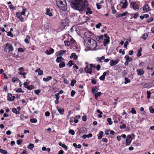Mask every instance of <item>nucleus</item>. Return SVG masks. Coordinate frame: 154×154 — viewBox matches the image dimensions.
<instances>
[{"mask_svg": "<svg viewBox=\"0 0 154 154\" xmlns=\"http://www.w3.org/2000/svg\"><path fill=\"white\" fill-rule=\"evenodd\" d=\"M99 136L98 137V139L99 140L101 139L103 137V132L102 131H100L99 132Z\"/></svg>", "mask_w": 154, "mask_h": 154, "instance_id": "26", "label": "nucleus"}, {"mask_svg": "<svg viewBox=\"0 0 154 154\" xmlns=\"http://www.w3.org/2000/svg\"><path fill=\"white\" fill-rule=\"evenodd\" d=\"M142 48H140L138 50H137V56L138 57H139L141 56V51H142Z\"/></svg>", "mask_w": 154, "mask_h": 154, "instance_id": "27", "label": "nucleus"}, {"mask_svg": "<svg viewBox=\"0 0 154 154\" xmlns=\"http://www.w3.org/2000/svg\"><path fill=\"white\" fill-rule=\"evenodd\" d=\"M93 35V33L91 31H88L85 32L84 34L85 36L87 38H90V37H91Z\"/></svg>", "mask_w": 154, "mask_h": 154, "instance_id": "13", "label": "nucleus"}, {"mask_svg": "<svg viewBox=\"0 0 154 154\" xmlns=\"http://www.w3.org/2000/svg\"><path fill=\"white\" fill-rule=\"evenodd\" d=\"M22 10V11L20 13V14L25 16V12L27 10L26 8H23Z\"/></svg>", "mask_w": 154, "mask_h": 154, "instance_id": "35", "label": "nucleus"}, {"mask_svg": "<svg viewBox=\"0 0 154 154\" xmlns=\"http://www.w3.org/2000/svg\"><path fill=\"white\" fill-rule=\"evenodd\" d=\"M52 76H49L46 78H43V80L45 82H48L50 80H51V79H52Z\"/></svg>", "mask_w": 154, "mask_h": 154, "instance_id": "24", "label": "nucleus"}, {"mask_svg": "<svg viewBox=\"0 0 154 154\" xmlns=\"http://www.w3.org/2000/svg\"><path fill=\"white\" fill-rule=\"evenodd\" d=\"M109 71L107 70L106 72H104L103 74V75L99 77V79L100 80H103L105 78V76L107 74H109Z\"/></svg>", "mask_w": 154, "mask_h": 154, "instance_id": "12", "label": "nucleus"}, {"mask_svg": "<svg viewBox=\"0 0 154 154\" xmlns=\"http://www.w3.org/2000/svg\"><path fill=\"white\" fill-rule=\"evenodd\" d=\"M35 72H38V74L39 75H42L43 74V70L41 69L40 68H38L36 69L35 70Z\"/></svg>", "mask_w": 154, "mask_h": 154, "instance_id": "19", "label": "nucleus"}, {"mask_svg": "<svg viewBox=\"0 0 154 154\" xmlns=\"http://www.w3.org/2000/svg\"><path fill=\"white\" fill-rule=\"evenodd\" d=\"M148 35L147 34H144L143 35L142 38L144 40H145L147 39V38L148 37Z\"/></svg>", "mask_w": 154, "mask_h": 154, "instance_id": "55", "label": "nucleus"}, {"mask_svg": "<svg viewBox=\"0 0 154 154\" xmlns=\"http://www.w3.org/2000/svg\"><path fill=\"white\" fill-rule=\"evenodd\" d=\"M120 129H125L126 128V125L125 124H123L122 125H121L119 126Z\"/></svg>", "mask_w": 154, "mask_h": 154, "instance_id": "50", "label": "nucleus"}, {"mask_svg": "<svg viewBox=\"0 0 154 154\" xmlns=\"http://www.w3.org/2000/svg\"><path fill=\"white\" fill-rule=\"evenodd\" d=\"M69 133L71 134L72 135H74L75 134V132L73 130L70 129L69 131Z\"/></svg>", "mask_w": 154, "mask_h": 154, "instance_id": "42", "label": "nucleus"}, {"mask_svg": "<svg viewBox=\"0 0 154 154\" xmlns=\"http://www.w3.org/2000/svg\"><path fill=\"white\" fill-rule=\"evenodd\" d=\"M102 141L105 143H107L108 139L106 138H103L102 139Z\"/></svg>", "mask_w": 154, "mask_h": 154, "instance_id": "62", "label": "nucleus"}, {"mask_svg": "<svg viewBox=\"0 0 154 154\" xmlns=\"http://www.w3.org/2000/svg\"><path fill=\"white\" fill-rule=\"evenodd\" d=\"M109 63L110 65L111 66H114L116 64L114 61V60H111L110 61Z\"/></svg>", "mask_w": 154, "mask_h": 154, "instance_id": "32", "label": "nucleus"}, {"mask_svg": "<svg viewBox=\"0 0 154 154\" xmlns=\"http://www.w3.org/2000/svg\"><path fill=\"white\" fill-rule=\"evenodd\" d=\"M7 33V35L8 36H10L11 37H13L14 36L13 34L11 32L9 31L8 32H6Z\"/></svg>", "mask_w": 154, "mask_h": 154, "instance_id": "40", "label": "nucleus"}, {"mask_svg": "<svg viewBox=\"0 0 154 154\" xmlns=\"http://www.w3.org/2000/svg\"><path fill=\"white\" fill-rule=\"evenodd\" d=\"M127 14H130L129 13H128L127 11L124 12L122 14V16L123 17L125 16Z\"/></svg>", "mask_w": 154, "mask_h": 154, "instance_id": "61", "label": "nucleus"}, {"mask_svg": "<svg viewBox=\"0 0 154 154\" xmlns=\"http://www.w3.org/2000/svg\"><path fill=\"white\" fill-rule=\"evenodd\" d=\"M139 16V13L138 12H137L134 14L133 18L134 19L137 18Z\"/></svg>", "mask_w": 154, "mask_h": 154, "instance_id": "44", "label": "nucleus"}, {"mask_svg": "<svg viewBox=\"0 0 154 154\" xmlns=\"http://www.w3.org/2000/svg\"><path fill=\"white\" fill-rule=\"evenodd\" d=\"M143 9L144 12H147L151 10L149 6L147 4L143 6Z\"/></svg>", "mask_w": 154, "mask_h": 154, "instance_id": "11", "label": "nucleus"}, {"mask_svg": "<svg viewBox=\"0 0 154 154\" xmlns=\"http://www.w3.org/2000/svg\"><path fill=\"white\" fill-rule=\"evenodd\" d=\"M125 81L124 82V83L125 84L129 83L131 82V80L130 79H128L127 77H125Z\"/></svg>", "mask_w": 154, "mask_h": 154, "instance_id": "31", "label": "nucleus"}, {"mask_svg": "<svg viewBox=\"0 0 154 154\" xmlns=\"http://www.w3.org/2000/svg\"><path fill=\"white\" fill-rule=\"evenodd\" d=\"M137 74L139 75H143L144 73V72L143 69H138L137 70Z\"/></svg>", "mask_w": 154, "mask_h": 154, "instance_id": "18", "label": "nucleus"}, {"mask_svg": "<svg viewBox=\"0 0 154 154\" xmlns=\"http://www.w3.org/2000/svg\"><path fill=\"white\" fill-rule=\"evenodd\" d=\"M0 152L1 153L3 154H7V151L6 150H4L0 148Z\"/></svg>", "mask_w": 154, "mask_h": 154, "instance_id": "37", "label": "nucleus"}, {"mask_svg": "<svg viewBox=\"0 0 154 154\" xmlns=\"http://www.w3.org/2000/svg\"><path fill=\"white\" fill-rule=\"evenodd\" d=\"M19 79L17 77H13L12 78V81L14 82H15L16 81H18Z\"/></svg>", "mask_w": 154, "mask_h": 154, "instance_id": "36", "label": "nucleus"}, {"mask_svg": "<svg viewBox=\"0 0 154 154\" xmlns=\"http://www.w3.org/2000/svg\"><path fill=\"white\" fill-rule=\"evenodd\" d=\"M56 5L60 10L63 11L67 10V5L65 0H56Z\"/></svg>", "mask_w": 154, "mask_h": 154, "instance_id": "3", "label": "nucleus"}, {"mask_svg": "<svg viewBox=\"0 0 154 154\" xmlns=\"http://www.w3.org/2000/svg\"><path fill=\"white\" fill-rule=\"evenodd\" d=\"M147 97L148 99H149L150 97L151 93L149 91H147Z\"/></svg>", "mask_w": 154, "mask_h": 154, "instance_id": "52", "label": "nucleus"}, {"mask_svg": "<svg viewBox=\"0 0 154 154\" xmlns=\"http://www.w3.org/2000/svg\"><path fill=\"white\" fill-rule=\"evenodd\" d=\"M107 121L109 125H111L112 124V121L111 119L110 118H107Z\"/></svg>", "mask_w": 154, "mask_h": 154, "instance_id": "38", "label": "nucleus"}, {"mask_svg": "<svg viewBox=\"0 0 154 154\" xmlns=\"http://www.w3.org/2000/svg\"><path fill=\"white\" fill-rule=\"evenodd\" d=\"M69 19L66 17L63 19L61 22V27L64 29L67 26H69Z\"/></svg>", "mask_w": 154, "mask_h": 154, "instance_id": "6", "label": "nucleus"}, {"mask_svg": "<svg viewBox=\"0 0 154 154\" xmlns=\"http://www.w3.org/2000/svg\"><path fill=\"white\" fill-rule=\"evenodd\" d=\"M4 51L7 53H10L14 51L13 46L10 43H6L4 48Z\"/></svg>", "mask_w": 154, "mask_h": 154, "instance_id": "4", "label": "nucleus"}, {"mask_svg": "<svg viewBox=\"0 0 154 154\" xmlns=\"http://www.w3.org/2000/svg\"><path fill=\"white\" fill-rule=\"evenodd\" d=\"M34 147V145L32 143H30L29 145L27 146L28 149H31Z\"/></svg>", "mask_w": 154, "mask_h": 154, "instance_id": "39", "label": "nucleus"}, {"mask_svg": "<svg viewBox=\"0 0 154 154\" xmlns=\"http://www.w3.org/2000/svg\"><path fill=\"white\" fill-rule=\"evenodd\" d=\"M55 98L56 99L59 100L60 96L57 93H56L55 95Z\"/></svg>", "mask_w": 154, "mask_h": 154, "instance_id": "56", "label": "nucleus"}, {"mask_svg": "<svg viewBox=\"0 0 154 154\" xmlns=\"http://www.w3.org/2000/svg\"><path fill=\"white\" fill-rule=\"evenodd\" d=\"M63 82L65 84H69V82L65 78H63Z\"/></svg>", "mask_w": 154, "mask_h": 154, "instance_id": "53", "label": "nucleus"}, {"mask_svg": "<svg viewBox=\"0 0 154 154\" xmlns=\"http://www.w3.org/2000/svg\"><path fill=\"white\" fill-rule=\"evenodd\" d=\"M102 25V24L101 23H99L98 24L96 25V27L97 29H99Z\"/></svg>", "mask_w": 154, "mask_h": 154, "instance_id": "45", "label": "nucleus"}, {"mask_svg": "<svg viewBox=\"0 0 154 154\" xmlns=\"http://www.w3.org/2000/svg\"><path fill=\"white\" fill-rule=\"evenodd\" d=\"M18 51L19 52H23L24 51V50L22 48H18Z\"/></svg>", "mask_w": 154, "mask_h": 154, "instance_id": "58", "label": "nucleus"}, {"mask_svg": "<svg viewBox=\"0 0 154 154\" xmlns=\"http://www.w3.org/2000/svg\"><path fill=\"white\" fill-rule=\"evenodd\" d=\"M133 114H136L137 113L136 111L135 110V109L133 108L131 109V111H130Z\"/></svg>", "mask_w": 154, "mask_h": 154, "instance_id": "41", "label": "nucleus"}, {"mask_svg": "<svg viewBox=\"0 0 154 154\" xmlns=\"http://www.w3.org/2000/svg\"><path fill=\"white\" fill-rule=\"evenodd\" d=\"M110 131V130L107 129L105 131V134L107 135H108L109 134V132Z\"/></svg>", "mask_w": 154, "mask_h": 154, "instance_id": "59", "label": "nucleus"}, {"mask_svg": "<svg viewBox=\"0 0 154 154\" xmlns=\"http://www.w3.org/2000/svg\"><path fill=\"white\" fill-rule=\"evenodd\" d=\"M12 112H13L15 113L16 114H19L20 113V112L17 111V109L15 108L12 109Z\"/></svg>", "mask_w": 154, "mask_h": 154, "instance_id": "28", "label": "nucleus"}, {"mask_svg": "<svg viewBox=\"0 0 154 154\" xmlns=\"http://www.w3.org/2000/svg\"><path fill=\"white\" fill-rule=\"evenodd\" d=\"M41 90L40 89H38L37 90H35L34 91L35 93L37 95H38L39 93L41 92Z\"/></svg>", "mask_w": 154, "mask_h": 154, "instance_id": "43", "label": "nucleus"}, {"mask_svg": "<svg viewBox=\"0 0 154 154\" xmlns=\"http://www.w3.org/2000/svg\"><path fill=\"white\" fill-rule=\"evenodd\" d=\"M125 58L126 60L129 61L130 57L128 55H126L125 57Z\"/></svg>", "mask_w": 154, "mask_h": 154, "instance_id": "60", "label": "nucleus"}, {"mask_svg": "<svg viewBox=\"0 0 154 154\" xmlns=\"http://www.w3.org/2000/svg\"><path fill=\"white\" fill-rule=\"evenodd\" d=\"M30 121L33 123H35L37 122V120L36 119H31L30 120Z\"/></svg>", "mask_w": 154, "mask_h": 154, "instance_id": "49", "label": "nucleus"}, {"mask_svg": "<svg viewBox=\"0 0 154 154\" xmlns=\"http://www.w3.org/2000/svg\"><path fill=\"white\" fill-rule=\"evenodd\" d=\"M109 42V37H108V38L105 39L103 40V45L104 46H106L107 45Z\"/></svg>", "mask_w": 154, "mask_h": 154, "instance_id": "17", "label": "nucleus"}, {"mask_svg": "<svg viewBox=\"0 0 154 154\" xmlns=\"http://www.w3.org/2000/svg\"><path fill=\"white\" fill-rule=\"evenodd\" d=\"M54 51V49L53 48H51L50 49L49 51L48 50H46L45 51V53L47 55H50L53 53Z\"/></svg>", "mask_w": 154, "mask_h": 154, "instance_id": "14", "label": "nucleus"}, {"mask_svg": "<svg viewBox=\"0 0 154 154\" xmlns=\"http://www.w3.org/2000/svg\"><path fill=\"white\" fill-rule=\"evenodd\" d=\"M105 56H103L101 57H97L96 58V60L97 61L99 62H100L102 60H104L105 59Z\"/></svg>", "mask_w": 154, "mask_h": 154, "instance_id": "29", "label": "nucleus"}, {"mask_svg": "<svg viewBox=\"0 0 154 154\" xmlns=\"http://www.w3.org/2000/svg\"><path fill=\"white\" fill-rule=\"evenodd\" d=\"M30 48L32 50L34 51L36 50V47L35 46L33 45L31 46L30 47Z\"/></svg>", "mask_w": 154, "mask_h": 154, "instance_id": "51", "label": "nucleus"}, {"mask_svg": "<svg viewBox=\"0 0 154 154\" xmlns=\"http://www.w3.org/2000/svg\"><path fill=\"white\" fill-rule=\"evenodd\" d=\"M128 6V2L127 0H125V2L123 3L122 6V9H125Z\"/></svg>", "mask_w": 154, "mask_h": 154, "instance_id": "16", "label": "nucleus"}, {"mask_svg": "<svg viewBox=\"0 0 154 154\" xmlns=\"http://www.w3.org/2000/svg\"><path fill=\"white\" fill-rule=\"evenodd\" d=\"M76 80L73 79L71 81L70 83V85L72 86H73L75 83H76Z\"/></svg>", "mask_w": 154, "mask_h": 154, "instance_id": "30", "label": "nucleus"}, {"mask_svg": "<svg viewBox=\"0 0 154 154\" xmlns=\"http://www.w3.org/2000/svg\"><path fill=\"white\" fill-rule=\"evenodd\" d=\"M64 60V59L61 57H57L56 60V61L57 63H60L62 62V61Z\"/></svg>", "mask_w": 154, "mask_h": 154, "instance_id": "21", "label": "nucleus"}, {"mask_svg": "<svg viewBox=\"0 0 154 154\" xmlns=\"http://www.w3.org/2000/svg\"><path fill=\"white\" fill-rule=\"evenodd\" d=\"M75 94V91H74L72 90L71 92V95L72 97H74Z\"/></svg>", "mask_w": 154, "mask_h": 154, "instance_id": "63", "label": "nucleus"}, {"mask_svg": "<svg viewBox=\"0 0 154 154\" xmlns=\"http://www.w3.org/2000/svg\"><path fill=\"white\" fill-rule=\"evenodd\" d=\"M45 14L48 15L49 17H51L53 16V14L51 12V10L50 8H47L46 10V12L45 13Z\"/></svg>", "mask_w": 154, "mask_h": 154, "instance_id": "15", "label": "nucleus"}, {"mask_svg": "<svg viewBox=\"0 0 154 154\" xmlns=\"http://www.w3.org/2000/svg\"><path fill=\"white\" fill-rule=\"evenodd\" d=\"M34 88L35 87L34 86L32 85L28 86V87H27V88L29 90H31L32 89H34Z\"/></svg>", "mask_w": 154, "mask_h": 154, "instance_id": "33", "label": "nucleus"}, {"mask_svg": "<svg viewBox=\"0 0 154 154\" xmlns=\"http://www.w3.org/2000/svg\"><path fill=\"white\" fill-rule=\"evenodd\" d=\"M103 35H101L100 36H98L97 38L96 39L99 42H102L103 40Z\"/></svg>", "mask_w": 154, "mask_h": 154, "instance_id": "20", "label": "nucleus"}, {"mask_svg": "<svg viewBox=\"0 0 154 154\" xmlns=\"http://www.w3.org/2000/svg\"><path fill=\"white\" fill-rule=\"evenodd\" d=\"M23 142V140L22 139L17 140L16 141L17 144L18 145H20Z\"/></svg>", "mask_w": 154, "mask_h": 154, "instance_id": "34", "label": "nucleus"}, {"mask_svg": "<svg viewBox=\"0 0 154 154\" xmlns=\"http://www.w3.org/2000/svg\"><path fill=\"white\" fill-rule=\"evenodd\" d=\"M68 64L69 65V66H71L72 65L74 64V63L72 60H70L68 62Z\"/></svg>", "mask_w": 154, "mask_h": 154, "instance_id": "54", "label": "nucleus"}, {"mask_svg": "<svg viewBox=\"0 0 154 154\" xmlns=\"http://www.w3.org/2000/svg\"><path fill=\"white\" fill-rule=\"evenodd\" d=\"M15 96H12V94L11 93H9L7 95V100L9 102L12 101L15 98Z\"/></svg>", "mask_w": 154, "mask_h": 154, "instance_id": "7", "label": "nucleus"}, {"mask_svg": "<svg viewBox=\"0 0 154 154\" xmlns=\"http://www.w3.org/2000/svg\"><path fill=\"white\" fill-rule=\"evenodd\" d=\"M132 140V137L131 135H128L126 139V143L127 146L129 145L131 143Z\"/></svg>", "mask_w": 154, "mask_h": 154, "instance_id": "8", "label": "nucleus"}, {"mask_svg": "<svg viewBox=\"0 0 154 154\" xmlns=\"http://www.w3.org/2000/svg\"><path fill=\"white\" fill-rule=\"evenodd\" d=\"M70 3L71 8L79 11L80 13L85 11L87 15L91 14L93 13L91 8L88 7L89 4L87 0H71Z\"/></svg>", "mask_w": 154, "mask_h": 154, "instance_id": "1", "label": "nucleus"}, {"mask_svg": "<svg viewBox=\"0 0 154 154\" xmlns=\"http://www.w3.org/2000/svg\"><path fill=\"white\" fill-rule=\"evenodd\" d=\"M84 42L86 43V46L88 47L90 50H97V43L94 39L91 38H87Z\"/></svg>", "mask_w": 154, "mask_h": 154, "instance_id": "2", "label": "nucleus"}, {"mask_svg": "<svg viewBox=\"0 0 154 154\" xmlns=\"http://www.w3.org/2000/svg\"><path fill=\"white\" fill-rule=\"evenodd\" d=\"M65 66V62L64 61H63L60 62L59 64V67L60 68L64 67Z\"/></svg>", "mask_w": 154, "mask_h": 154, "instance_id": "25", "label": "nucleus"}, {"mask_svg": "<svg viewBox=\"0 0 154 154\" xmlns=\"http://www.w3.org/2000/svg\"><path fill=\"white\" fill-rule=\"evenodd\" d=\"M129 7L133 9L134 11H137L139 9V5L136 2H131L130 0L129 1Z\"/></svg>", "mask_w": 154, "mask_h": 154, "instance_id": "5", "label": "nucleus"}, {"mask_svg": "<svg viewBox=\"0 0 154 154\" xmlns=\"http://www.w3.org/2000/svg\"><path fill=\"white\" fill-rule=\"evenodd\" d=\"M153 20V18L152 17H151L149 19L147 20V22L150 23Z\"/></svg>", "mask_w": 154, "mask_h": 154, "instance_id": "46", "label": "nucleus"}, {"mask_svg": "<svg viewBox=\"0 0 154 154\" xmlns=\"http://www.w3.org/2000/svg\"><path fill=\"white\" fill-rule=\"evenodd\" d=\"M84 70L85 72L87 73H89L91 74L92 73V68H89L88 66H86Z\"/></svg>", "mask_w": 154, "mask_h": 154, "instance_id": "10", "label": "nucleus"}, {"mask_svg": "<svg viewBox=\"0 0 154 154\" xmlns=\"http://www.w3.org/2000/svg\"><path fill=\"white\" fill-rule=\"evenodd\" d=\"M57 109L61 115H63L64 113V109H60L59 107L57 106Z\"/></svg>", "mask_w": 154, "mask_h": 154, "instance_id": "22", "label": "nucleus"}, {"mask_svg": "<svg viewBox=\"0 0 154 154\" xmlns=\"http://www.w3.org/2000/svg\"><path fill=\"white\" fill-rule=\"evenodd\" d=\"M150 112L151 113H154V108H153L152 107H150L149 108Z\"/></svg>", "mask_w": 154, "mask_h": 154, "instance_id": "64", "label": "nucleus"}, {"mask_svg": "<svg viewBox=\"0 0 154 154\" xmlns=\"http://www.w3.org/2000/svg\"><path fill=\"white\" fill-rule=\"evenodd\" d=\"M16 92H22L23 93L24 92V91H22V89L21 88H19L16 91Z\"/></svg>", "mask_w": 154, "mask_h": 154, "instance_id": "48", "label": "nucleus"}, {"mask_svg": "<svg viewBox=\"0 0 154 154\" xmlns=\"http://www.w3.org/2000/svg\"><path fill=\"white\" fill-rule=\"evenodd\" d=\"M72 57H73V59L75 60H76L77 59L78 57L75 53H73L71 54L70 58H72Z\"/></svg>", "mask_w": 154, "mask_h": 154, "instance_id": "23", "label": "nucleus"}, {"mask_svg": "<svg viewBox=\"0 0 154 154\" xmlns=\"http://www.w3.org/2000/svg\"><path fill=\"white\" fill-rule=\"evenodd\" d=\"M66 51L65 50H60L56 52L55 54L57 56H63V55L66 53Z\"/></svg>", "mask_w": 154, "mask_h": 154, "instance_id": "9", "label": "nucleus"}, {"mask_svg": "<svg viewBox=\"0 0 154 154\" xmlns=\"http://www.w3.org/2000/svg\"><path fill=\"white\" fill-rule=\"evenodd\" d=\"M100 67L101 66L100 64L97 65L96 66V68L98 71H99L100 69Z\"/></svg>", "mask_w": 154, "mask_h": 154, "instance_id": "57", "label": "nucleus"}, {"mask_svg": "<svg viewBox=\"0 0 154 154\" xmlns=\"http://www.w3.org/2000/svg\"><path fill=\"white\" fill-rule=\"evenodd\" d=\"M96 6H97V8L98 9H100L102 8V6L100 5L99 3H97L96 4Z\"/></svg>", "mask_w": 154, "mask_h": 154, "instance_id": "47", "label": "nucleus"}]
</instances>
